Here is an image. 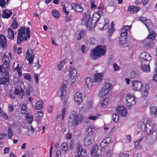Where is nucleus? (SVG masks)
I'll list each match as a JSON object with an SVG mask.
<instances>
[{
    "mask_svg": "<svg viewBox=\"0 0 157 157\" xmlns=\"http://www.w3.org/2000/svg\"><path fill=\"white\" fill-rule=\"evenodd\" d=\"M106 49V46L105 45H98L91 51L90 56L94 60L99 59L101 56H105Z\"/></svg>",
    "mask_w": 157,
    "mask_h": 157,
    "instance_id": "1",
    "label": "nucleus"
},
{
    "mask_svg": "<svg viewBox=\"0 0 157 157\" xmlns=\"http://www.w3.org/2000/svg\"><path fill=\"white\" fill-rule=\"evenodd\" d=\"M144 131L148 135L146 140L150 142H154L157 140V130L153 131V126L149 123L146 124Z\"/></svg>",
    "mask_w": 157,
    "mask_h": 157,
    "instance_id": "2",
    "label": "nucleus"
},
{
    "mask_svg": "<svg viewBox=\"0 0 157 157\" xmlns=\"http://www.w3.org/2000/svg\"><path fill=\"white\" fill-rule=\"evenodd\" d=\"M83 119V118L81 115H77L76 111H73L70 114L68 119V123L71 125H76L79 122Z\"/></svg>",
    "mask_w": 157,
    "mask_h": 157,
    "instance_id": "3",
    "label": "nucleus"
},
{
    "mask_svg": "<svg viewBox=\"0 0 157 157\" xmlns=\"http://www.w3.org/2000/svg\"><path fill=\"white\" fill-rule=\"evenodd\" d=\"M90 15L84 13L81 22L83 25H85L87 28H89L90 30L92 31L94 30L96 25L93 24L92 21L90 20Z\"/></svg>",
    "mask_w": 157,
    "mask_h": 157,
    "instance_id": "4",
    "label": "nucleus"
},
{
    "mask_svg": "<svg viewBox=\"0 0 157 157\" xmlns=\"http://www.w3.org/2000/svg\"><path fill=\"white\" fill-rule=\"evenodd\" d=\"M28 38L26 35L25 27L23 26L20 27L18 31L17 44H21L25 41L27 40H28Z\"/></svg>",
    "mask_w": 157,
    "mask_h": 157,
    "instance_id": "5",
    "label": "nucleus"
},
{
    "mask_svg": "<svg viewBox=\"0 0 157 157\" xmlns=\"http://www.w3.org/2000/svg\"><path fill=\"white\" fill-rule=\"evenodd\" d=\"M67 82L66 80H63L62 84V86L60 88V97H61V100L62 101H64L65 105L67 104V100L65 99V97L66 94V88L67 87Z\"/></svg>",
    "mask_w": 157,
    "mask_h": 157,
    "instance_id": "6",
    "label": "nucleus"
},
{
    "mask_svg": "<svg viewBox=\"0 0 157 157\" xmlns=\"http://www.w3.org/2000/svg\"><path fill=\"white\" fill-rule=\"evenodd\" d=\"M2 59L3 64L0 66V73L3 72V69L5 71V68H6L8 70L9 67L10 59L9 57L4 55Z\"/></svg>",
    "mask_w": 157,
    "mask_h": 157,
    "instance_id": "7",
    "label": "nucleus"
},
{
    "mask_svg": "<svg viewBox=\"0 0 157 157\" xmlns=\"http://www.w3.org/2000/svg\"><path fill=\"white\" fill-rule=\"evenodd\" d=\"M152 59L151 56L147 52H143L140 54L139 59L141 62H146L147 63H150Z\"/></svg>",
    "mask_w": 157,
    "mask_h": 157,
    "instance_id": "8",
    "label": "nucleus"
},
{
    "mask_svg": "<svg viewBox=\"0 0 157 157\" xmlns=\"http://www.w3.org/2000/svg\"><path fill=\"white\" fill-rule=\"evenodd\" d=\"M126 105L128 107H130L136 103L135 98L133 95L128 94L126 96Z\"/></svg>",
    "mask_w": 157,
    "mask_h": 157,
    "instance_id": "9",
    "label": "nucleus"
},
{
    "mask_svg": "<svg viewBox=\"0 0 157 157\" xmlns=\"http://www.w3.org/2000/svg\"><path fill=\"white\" fill-rule=\"evenodd\" d=\"M111 84L106 83L99 94V96L102 98L106 95L111 90Z\"/></svg>",
    "mask_w": 157,
    "mask_h": 157,
    "instance_id": "10",
    "label": "nucleus"
},
{
    "mask_svg": "<svg viewBox=\"0 0 157 157\" xmlns=\"http://www.w3.org/2000/svg\"><path fill=\"white\" fill-rule=\"evenodd\" d=\"M95 137V135H86L83 140L84 145L86 147L89 146L94 141Z\"/></svg>",
    "mask_w": 157,
    "mask_h": 157,
    "instance_id": "11",
    "label": "nucleus"
},
{
    "mask_svg": "<svg viewBox=\"0 0 157 157\" xmlns=\"http://www.w3.org/2000/svg\"><path fill=\"white\" fill-rule=\"evenodd\" d=\"M35 54L33 53V50L29 48L27 50L26 53V59L28 61V63L31 64L34 58Z\"/></svg>",
    "mask_w": 157,
    "mask_h": 157,
    "instance_id": "12",
    "label": "nucleus"
},
{
    "mask_svg": "<svg viewBox=\"0 0 157 157\" xmlns=\"http://www.w3.org/2000/svg\"><path fill=\"white\" fill-rule=\"evenodd\" d=\"M132 88L134 90L141 91L143 88L142 82L136 80H133L132 82Z\"/></svg>",
    "mask_w": 157,
    "mask_h": 157,
    "instance_id": "13",
    "label": "nucleus"
},
{
    "mask_svg": "<svg viewBox=\"0 0 157 157\" xmlns=\"http://www.w3.org/2000/svg\"><path fill=\"white\" fill-rule=\"evenodd\" d=\"M150 63H147L146 62H141L140 67L142 70L144 72L148 73L150 72Z\"/></svg>",
    "mask_w": 157,
    "mask_h": 157,
    "instance_id": "14",
    "label": "nucleus"
},
{
    "mask_svg": "<svg viewBox=\"0 0 157 157\" xmlns=\"http://www.w3.org/2000/svg\"><path fill=\"white\" fill-rule=\"evenodd\" d=\"M116 109L118 114L122 117L124 116L127 114V110L124 106H118L116 108Z\"/></svg>",
    "mask_w": 157,
    "mask_h": 157,
    "instance_id": "15",
    "label": "nucleus"
},
{
    "mask_svg": "<svg viewBox=\"0 0 157 157\" xmlns=\"http://www.w3.org/2000/svg\"><path fill=\"white\" fill-rule=\"evenodd\" d=\"M71 8L75 12L81 13L83 12L84 9L82 7L81 4H78L77 3H74L72 4Z\"/></svg>",
    "mask_w": 157,
    "mask_h": 157,
    "instance_id": "16",
    "label": "nucleus"
},
{
    "mask_svg": "<svg viewBox=\"0 0 157 157\" xmlns=\"http://www.w3.org/2000/svg\"><path fill=\"white\" fill-rule=\"evenodd\" d=\"M82 94L80 92H77L74 96V100L77 102L78 105H80L82 101Z\"/></svg>",
    "mask_w": 157,
    "mask_h": 157,
    "instance_id": "17",
    "label": "nucleus"
},
{
    "mask_svg": "<svg viewBox=\"0 0 157 157\" xmlns=\"http://www.w3.org/2000/svg\"><path fill=\"white\" fill-rule=\"evenodd\" d=\"M102 14V12L101 11H99L97 12H95L93 16V21H96L95 22V25H96V23L99 21L101 16Z\"/></svg>",
    "mask_w": 157,
    "mask_h": 157,
    "instance_id": "18",
    "label": "nucleus"
},
{
    "mask_svg": "<svg viewBox=\"0 0 157 157\" xmlns=\"http://www.w3.org/2000/svg\"><path fill=\"white\" fill-rule=\"evenodd\" d=\"M68 71L69 72V75L70 76V78L72 79H74L76 78V76L77 73V70L76 69L74 68V67H70Z\"/></svg>",
    "mask_w": 157,
    "mask_h": 157,
    "instance_id": "19",
    "label": "nucleus"
},
{
    "mask_svg": "<svg viewBox=\"0 0 157 157\" xmlns=\"http://www.w3.org/2000/svg\"><path fill=\"white\" fill-rule=\"evenodd\" d=\"M6 39V37L2 34H0V48H4L7 45Z\"/></svg>",
    "mask_w": 157,
    "mask_h": 157,
    "instance_id": "20",
    "label": "nucleus"
},
{
    "mask_svg": "<svg viewBox=\"0 0 157 157\" xmlns=\"http://www.w3.org/2000/svg\"><path fill=\"white\" fill-rule=\"evenodd\" d=\"M12 11L10 10L5 9L3 10L2 13V17L3 18L8 19L10 17L12 14Z\"/></svg>",
    "mask_w": 157,
    "mask_h": 157,
    "instance_id": "21",
    "label": "nucleus"
},
{
    "mask_svg": "<svg viewBox=\"0 0 157 157\" xmlns=\"http://www.w3.org/2000/svg\"><path fill=\"white\" fill-rule=\"evenodd\" d=\"M111 138L107 137L103 139L100 143V146L101 147H105L108 145L111 141Z\"/></svg>",
    "mask_w": 157,
    "mask_h": 157,
    "instance_id": "22",
    "label": "nucleus"
},
{
    "mask_svg": "<svg viewBox=\"0 0 157 157\" xmlns=\"http://www.w3.org/2000/svg\"><path fill=\"white\" fill-rule=\"evenodd\" d=\"M145 41V42H143V44L144 47L146 48H150L154 47V44L153 41L152 40H146Z\"/></svg>",
    "mask_w": 157,
    "mask_h": 157,
    "instance_id": "23",
    "label": "nucleus"
},
{
    "mask_svg": "<svg viewBox=\"0 0 157 157\" xmlns=\"http://www.w3.org/2000/svg\"><path fill=\"white\" fill-rule=\"evenodd\" d=\"M102 73H97L94 75V79L95 82H101L103 78Z\"/></svg>",
    "mask_w": 157,
    "mask_h": 157,
    "instance_id": "24",
    "label": "nucleus"
},
{
    "mask_svg": "<svg viewBox=\"0 0 157 157\" xmlns=\"http://www.w3.org/2000/svg\"><path fill=\"white\" fill-rule=\"evenodd\" d=\"M150 109L151 115L153 117H157V106H151Z\"/></svg>",
    "mask_w": 157,
    "mask_h": 157,
    "instance_id": "25",
    "label": "nucleus"
},
{
    "mask_svg": "<svg viewBox=\"0 0 157 157\" xmlns=\"http://www.w3.org/2000/svg\"><path fill=\"white\" fill-rule=\"evenodd\" d=\"M132 25H124L121 29V34L123 35H127V33L129 29L131 28Z\"/></svg>",
    "mask_w": 157,
    "mask_h": 157,
    "instance_id": "26",
    "label": "nucleus"
},
{
    "mask_svg": "<svg viewBox=\"0 0 157 157\" xmlns=\"http://www.w3.org/2000/svg\"><path fill=\"white\" fill-rule=\"evenodd\" d=\"M68 144L67 142L62 143L61 146V151L62 153L65 154L67 153L68 149Z\"/></svg>",
    "mask_w": 157,
    "mask_h": 157,
    "instance_id": "27",
    "label": "nucleus"
},
{
    "mask_svg": "<svg viewBox=\"0 0 157 157\" xmlns=\"http://www.w3.org/2000/svg\"><path fill=\"white\" fill-rule=\"evenodd\" d=\"M86 85L88 88L90 87L93 84V79L87 77L85 79Z\"/></svg>",
    "mask_w": 157,
    "mask_h": 157,
    "instance_id": "28",
    "label": "nucleus"
},
{
    "mask_svg": "<svg viewBox=\"0 0 157 157\" xmlns=\"http://www.w3.org/2000/svg\"><path fill=\"white\" fill-rule=\"evenodd\" d=\"M127 35H123L121 34L120 36L119 37L120 43L121 45L125 43L127 40Z\"/></svg>",
    "mask_w": 157,
    "mask_h": 157,
    "instance_id": "29",
    "label": "nucleus"
},
{
    "mask_svg": "<svg viewBox=\"0 0 157 157\" xmlns=\"http://www.w3.org/2000/svg\"><path fill=\"white\" fill-rule=\"evenodd\" d=\"M8 35L7 36V37L10 39L13 40L14 37V32L10 28L7 29Z\"/></svg>",
    "mask_w": 157,
    "mask_h": 157,
    "instance_id": "30",
    "label": "nucleus"
},
{
    "mask_svg": "<svg viewBox=\"0 0 157 157\" xmlns=\"http://www.w3.org/2000/svg\"><path fill=\"white\" fill-rule=\"evenodd\" d=\"M109 101L108 98H103L101 101V107L103 108H105L106 106L108 104Z\"/></svg>",
    "mask_w": 157,
    "mask_h": 157,
    "instance_id": "31",
    "label": "nucleus"
},
{
    "mask_svg": "<svg viewBox=\"0 0 157 157\" xmlns=\"http://www.w3.org/2000/svg\"><path fill=\"white\" fill-rule=\"evenodd\" d=\"M43 101L40 100L36 104L35 107V109L37 110L42 109L43 107Z\"/></svg>",
    "mask_w": 157,
    "mask_h": 157,
    "instance_id": "32",
    "label": "nucleus"
},
{
    "mask_svg": "<svg viewBox=\"0 0 157 157\" xmlns=\"http://www.w3.org/2000/svg\"><path fill=\"white\" fill-rule=\"evenodd\" d=\"M94 130V128L92 126L88 127L87 128V131L86 132V135H95L93 134Z\"/></svg>",
    "mask_w": 157,
    "mask_h": 157,
    "instance_id": "33",
    "label": "nucleus"
},
{
    "mask_svg": "<svg viewBox=\"0 0 157 157\" xmlns=\"http://www.w3.org/2000/svg\"><path fill=\"white\" fill-rule=\"evenodd\" d=\"M76 150L77 152H81L82 153V145H81L80 143L78 141L75 144Z\"/></svg>",
    "mask_w": 157,
    "mask_h": 157,
    "instance_id": "34",
    "label": "nucleus"
},
{
    "mask_svg": "<svg viewBox=\"0 0 157 157\" xmlns=\"http://www.w3.org/2000/svg\"><path fill=\"white\" fill-rule=\"evenodd\" d=\"M52 14L56 18H59L60 15L59 11L56 10L54 9L52 12Z\"/></svg>",
    "mask_w": 157,
    "mask_h": 157,
    "instance_id": "35",
    "label": "nucleus"
},
{
    "mask_svg": "<svg viewBox=\"0 0 157 157\" xmlns=\"http://www.w3.org/2000/svg\"><path fill=\"white\" fill-rule=\"evenodd\" d=\"M144 24L145 25V26L148 30L150 29H151L153 26V25L152 22L149 19H148L147 20V21Z\"/></svg>",
    "mask_w": 157,
    "mask_h": 157,
    "instance_id": "36",
    "label": "nucleus"
},
{
    "mask_svg": "<svg viewBox=\"0 0 157 157\" xmlns=\"http://www.w3.org/2000/svg\"><path fill=\"white\" fill-rule=\"evenodd\" d=\"M98 150V146L97 144L93 145L91 150L90 155H92L93 154L97 152Z\"/></svg>",
    "mask_w": 157,
    "mask_h": 157,
    "instance_id": "37",
    "label": "nucleus"
},
{
    "mask_svg": "<svg viewBox=\"0 0 157 157\" xmlns=\"http://www.w3.org/2000/svg\"><path fill=\"white\" fill-rule=\"evenodd\" d=\"M140 8L139 7L136 6H130V10L131 12L133 13H136L138 11Z\"/></svg>",
    "mask_w": 157,
    "mask_h": 157,
    "instance_id": "38",
    "label": "nucleus"
},
{
    "mask_svg": "<svg viewBox=\"0 0 157 157\" xmlns=\"http://www.w3.org/2000/svg\"><path fill=\"white\" fill-rule=\"evenodd\" d=\"M143 139L142 137H141L137 141H136L134 144V145L136 148L137 149H140L141 148V147L140 145H139L140 142Z\"/></svg>",
    "mask_w": 157,
    "mask_h": 157,
    "instance_id": "39",
    "label": "nucleus"
},
{
    "mask_svg": "<svg viewBox=\"0 0 157 157\" xmlns=\"http://www.w3.org/2000/svg\"><path fill=\"white\" fill-rule=\"evenodd\" d=\"M85 33V30H81L79 33L77 35V39L78 40H81L84 35Z\"/></svg>",
    "mask_w": 157,
    "mask_h": 157,
    "instance_id": "40",
    "label": "nucleus"
},
{
    "mask_svg": "<svg viewBox=\"0 0 157 157\" xmlns=\"http://www.w3.org/2000/svg\"><path fill=\"white\" fill-rule=\"evenodd\" d=\"M18 24L16 19H14L13 20L12 24L10 25V27L13 29H16L18 26Z\"/></svg>",
    "mask_w": 157,
    "mask_h": 157,
    "instance_id": "41",
    "label": "nucleus"
},
{
    "mask_svg": "<svg viewBox=\"0 0 157 157\" xmlns=\"http://www.w3.org/2000/svg\"><path fill=\"white\" fill-rule=\"evenodd\" d=\"M14 70H17L18 76L21 77L22 74L21 72V68L19 67V64H17L15 68L14 69Z\"/></svg>",
    "mask_w": 157,
    "mask_h": 157,
    "instance_id": "42",
    "label": "nucleus"
},
{
    "mask_svg": "<svg viewBox=\"0 0 157 157\" xmlns=\"http://www.w3.org/2000/svg\"><path fill=\"white\" fill-rule=\"evenodd\" d=\"M156 36V34L153 31L150 33L147 37L148 39H151L152 40L154 39V38Z\"/></svg>",
    "mask_w": 157,
    "mask_h": 157,
    "instance_id": "43",
    "label": "nucleus"
},
{
    "mask_svg": "<svg viewBox=\"0 0 157 157\" xmlns=\"http://www.w3.org/2000/svg\"><path fill=\"white\" fill-rule=\"evenodd\" d=\"M25 116L28 121L30 124L31 123L33 119V116L32 115H29L28 113L26 114Z\"/></svg>",
    "mask_w": 157,
    "mask_h": 157,
    "instance_id": "44",
    "label": "nucleus"
},
{
    "mask_svg": "<svg viewBox=\"0 0 157 157\" xmlns=\"http://www.w3.org/2000/svg\"><path fill=\"white\" fill-rule=\"evenodd\" d=\"M9 81V79L7 78H6L5 77H2L0 78V83L1 84H5L6 82H8Z\"/></svg>",
    "mask_w": 157,
    "mask_h": 157,
    "instance_id": "45",
    "label": "nucleus"
},
{
    "mask_svg": "<svg viewBox=\"0 0 157 157\" xmlns=\"http://www.w3.org/2000/svg\"><path fill=\"white\" fill-rule=\"evenodd\" d=\"M139 74L135 73L134 71H133L131 72L130 77L131 78H136L139 77Z\"/></svg>",
    "mask_w": 157,
    "mask_h": 157,
    "instance_id": "46",
    "label": "nucleus"
},
{
    "mask_svg": "<svg viewBox=\"0 0 157 157\" xmlns=\"http://www.w3.org/2000/svg\"><path fill=\"white\" fill-rule=\"evenodd\" d=\"M21 113L24 114H25L27 111L26 106L24 104H22L21 105Z\"/></svg>",
    "mask_w": 157,
    "mask_h": 157,
    "instance_id": "47",
    "label": "nucleus"
},
{
    "mask_svg": "<svg viewBox=\"0 0 157 157\" xmlns=\"http://www.w3.org/2000/svg\"><path fill=\"white\" fill-rule=\"evenodd\" d=\"M101 116L100 114H98L96 115H95L94 116H90L89 117L88 119L90 120H93L94 121H95L98 118V117Z\"/></svg>",
    "mask_w": 157,
    "mask_h": 157,
    "instance_id": "48",
    "label": "nucleus"
},
{
    "mask_svg": "<svg viewBox=\"0 0 157 157\" xmlns=\"http://www.w3.org/2000/svg\"><path fill=\"white\" fill-rule=\"evenodd\" d=\"M75 140L74 139H72L71 140L69 146V149L70 150H72L75 147Z\"/></svg>",
    "mask_w": 157,
    "mask_h": 157,
    "instance_id": "49",
    "label": "nucleus"
},
{
    "mask_svg": "<svg viewBox=\"0 0 157 157\" xmlns=\"http://www.w3.org/2000/svg\"><path fill=\"white\" fill-rule=\"evenodd\" d=\"M8 135L9 139H11L13 135V132L12 131V129L10 127L8 128Z\"/></svg>",
    "mask_w": 157,
    "mask_h": 157,
    "instance_id": "50",
    "label": "nucleus"
},
{
    "mask_svg": "<svg viewBox=\"0 0 157 157\" xmlns=\"http://www.w3.org/2000/svg\"><path fill=\"white\" fill-rule=\"evenodd\" d=\"M6 68H5V71H4V69H3V72L1 73H3V75L4 76V77H5L6 78H8V79H9V73L8 71H6Z\"/></svg>",
    "mask_w": 157,
    "mask_h": 157,
    "instance_id": "51",
    "label": "nucleus"
},
{
    "mask_svg": "<svg viewBox=\"0 0 157 157\" xmlns=\"http://www.w3.org/2000/svg\"><path fill=\"white\" fill-rule=\"evenodd\" d=\"M9 94L11 99L13 100H14L15 99V94L14 92L12 90H10Z\"/></svg>",
    "mask_w": 157,
    "mask_h": 157,
    "instance_id": "52",
    "label": "nucleus"
},
{
    "mask_svg": "<svg viewBox=\"0 0 157 157\" xmlns=\"http://www.w3.org/2000/svg\"><path fill=\"white\" fill-rule=\"evenodd\" d=\"M112 117L113 119L115 122H117L119 120V117L116 114H114L113 115Z\"/></svg>",
    "mask_w": 157,
    "mask_h": 157,
    "instance_id": "53",
    "label": "nucleus"
},
{
    "mask_svg": "<svg viewBox=\"0 0 157 157\" xmlns=\"http://www.w3.org/2000/svg\"><path fill=\"white\" fill-rule=\"evenodd\" d=\"M66 112V108H63L61 112V118L62 121H63L64 120V117L65 114Z\"/></svg>",
    "mask_w": 157,
    "mask_h": 157,
    "instance_id": "54",
    "label": "nucleus"
},
{
    "mask_svg": "<svg viewBox=\"0 0 157 157\" xmlns=\"http://www.w3.org/2000/svg\"><path fill=\"white\" fill-rule=\"evenodd\" d=\"M115 30L113 28H111L109 29L108 31L109 35L110 36L113 33Z\"/></svg>",
    "mask_w": 157,
    "mask_h": 157,
    "instance_id": "55",
    "label": "nucleus"
},
{
    "mask_svg": "<svg viewBox=\"0 0 157 157\" xmlns=\"http://www.w3.org/2000/svg\"><path fill=\"white\" fill-rule=\"evenodd\" d=\"M109 24H105L102 27H100L99 29L101 31H103L104 29H107L109 27Z\"/></svg>",
    "mask_w": 157,
    "mask_h": 157,
    "instance_id": "56",
    "label": "nucleus"
},
{
    "mask_svg": "<svg viewBox=\"0 0 157 157\" xmlns=\"http://www.w3.org/2000/svg\"><path fill=\"white\" fill-rule=\"evenodd\" d=\"M24 78L29 81H31V77L29 74H26L24 76Z\"/></svg>",
    "mask_w": 157,
    "mask_h": 157,
    "instance_id": "57",
    "label": "nucleus"
},
{
    "mask_svg": "<svg viewBox=\"0 0 157 157\" xmlns=\"http://www.w3.org/2000/svg\"><path fill=\"white\" fill-rule=\"evenodd\" d=\"M90 4L91 5V8L93 9L97 8V6L96 4H95V3L94 1H91Z\"/></svg>",
    "mask_w": 157,
    "mask_h": 157,
    "instance_id": "58",
    "label": "nucleus"
},
{
    "mask_svg": "<svg viewBox=\"0 0 157 157\" xmlns=\"http://www.w3.org/2000/svg\"><path fill=\"white\" fill-rule=\"evenodd\" d=\"M21 90H18L17 88H15L14 90V92L15 93V94L17 95H18L22 91H23V90L21 88Z\"/></svg>",
    "mask_w": 157,
    "mask_h": 157,
    "instance_id": "59",
    "label": "nucleus"
},
{
    "mask_svg": "<svg viewBox=\"0 0 157 157\" xmlns=\"http://www.w3.org/2000/svg\"><path fill=\"white\" fill-rule=\"evenodd\" d=\"M140 20L143 22L144 24L147 21L148 19H147L146 17H141L140 18Z\"/></svg>",
    "mask_w": 157,
    "mask_h": 157,
    "instance_id": "60",
    "label": "nucleus"
},
{
    "mask_svg": "<svg viewBox=\"0 0 157 157\" xmlns=\"http://www.w3.org/2000/svg\"><path fill=\"white\" fill-rule=\"evenodd\" d=\"M6 4L5 0H0V6L3 8Z\"/></svg>",
    "mask_w": 157,
    "mask_h": 157,
    "instance_id": "61",
    "label": "nucleus"
},
{
    "mask_svg": "<svg viewBox=\"0 0 157 157\" xmlns=\"http://www.w3.org/2000/svg\"><path fill=\"white\" fill-rule=\"evenodd\" d=\"M111 155V154L109 150H107L104 155L105 157H110Z\"/></svg>",
    "mask_w": 157,
    "mask_h": 157,
    "instance_id": "62",
    "label": "nucleus"
},
{
    "mask_svg": "<svg viewBox=\"0 0 157 157\" xmlns=\"http://www.w3.org/2000/svg\"><path fill=\"white\" fill-rule=\"evenodd\" d=\"M66 139L67 140H70L72 137V134L70 133H68L66 135Z\"/></svg>",
    "mask_w": 157,
    "mask_h": 157,
    "instance_id": "63",
    "label": "nucleus"
},
{
    "mask_svg": "<svg viewBox=\"0 0 157 157\" xmlns=\"http://www.w3.org/2000/svg\"><path fill=\"white\" fill-rule=\"evenodd\" d=\"M129 155L127 153H122L119 154L118 157H128Z\"/></svg>",
    "mask_w": 157,
    "mask_h": 157,
    "instance_id": "64",
    "label": "nucleus"
}]
</instances>
